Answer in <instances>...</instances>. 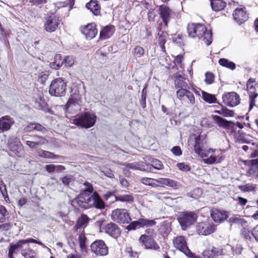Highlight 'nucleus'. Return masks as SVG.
<instances>
[{"label": "nucleus", "instance_id": "f257e3e1", "mask_svg": "<svg viewBox=\"0 0 258 258\" xmlns=\"http://www.w3.org/2000/svg\"><path fill=\"white\" fill-rule=\"evenodd\" d=\"M84 184L86 188L73 201V203L77 204L80 207L85 209L92 207L98 209H104V202L96 191L93 192L92 185L88 182H85Z\"/></svg>", "mask_w": 258, "mask_h": 258}, {"label": "nucleus", "instance_id": "f03ea898", "mask_svg": "<svg viewBox=\"0 0 258 258\" xmlns=\"http://www.w3.org/2000/svg\"><path fill=\"white\" fill-rule=\"evenodd\" d=\"M187 32L189 37L201 40L207 45H209L212 42V33L208 31L206 26L200 23L188 24L187 26Z\"/></svg>", "mask_w": 258, "mask_h": 258}, {"label": "nucleus", "instance_id": "7ed1b4c3", "mask_svg": "<svg viewBox=\"0 0 258 258\" xmlns=\"http://www.w3.org/2000/svg\"><path fill=\"white\" fill-rule=\"evenodd\" d=\"M66 90V82L62 78H58L51 82L49 93L51 96L61 97L65 95Z\"/></svg>", "mask_w": 258, "mask_h": 258}, {"label": "nucleus", "instance_id": "20e7f679", "mask_svg": "<svg viewBox=\"0 0 258 258\" xmlns=\"http://www.w3.org/2000/svg\"><path fill=\"white\" fill-rule=\"evenodd\" d=\"M96 121L95 114L90 112H85L78 118L74 120V123L78 126L88 128L93 126Z\"/></svg>", "mask_w": 258, "mask_h": 258}, {"label": "nucleus", "instance_id": "39448f33", "mask_svg": "<svg viewBox=\"0 0 258 258\" xmlns=\"http://www.w3.org/2000/svg\"><path fill=\"white\" fill-rule=\"evenodd\" d=\"M197 215L193 212H183L178 217V221L183 230L188 228L197 221Z\"/></svg>", "mask_w": 258, "mask_h": 258}, {"label": "nucleus", "instance_id": "423d86ee", "mask_svg": "<svg viewBox=\"0 0 258 258\" xmlns=\"http://www.w3.org/2000/svg\"><path fill=\"white\" fill-rule=\"evenodd\" d=\"M111 219L119 223H128L131 220L129 213L124 209H116L112 211Z\"/></svg>", "mask_w": 258, "mask_h": 258}, {"label": "nucleus", "instance_id": "0eeeda50", "mask_svg": "<svg viewBox=\"0 0 258 258\" xmlns=\"http://www.w3.org/2000/svg\"><path fill=\"white\" fill-rule=\"evenodd\" d=\"M177 98L181 101L184 102L188 106H194L196 105L195 96L192 92L187 88L186 89H179L176 91Z\"/></svg>", "mask_w": 258, "mask_h": 258}, {"label": "nucleus", "instance_id": "6e6552de", "mask_svg": "<svg viewBox=\"0 0 258 258\" xmlns=\"http://www.w3.org/2000/svg\"><path fill=\"white\" fill-rule=\"evenodd\" d=\"M216 229V225L209 221L198 223L196 226L197 233L201 235H209L214 232Z\"/></svg>", "mask_w": 258, "mask_h": 258}, {"label": "nucleus", "instance_id": "1a4fd4ad", "mask_svg": "<svg viewBox=\"0 0 258 258\" xmlns=\"http://www.w3.org/2000/svg\"><path fill=\"white\" fill-rule=\"evenodd\" d=\"M174 247L182 251L186 256L192 257L193 254L187 247L185 238L183 236H178L173 239Z\"/></svg>", "mask_w": 258, "mask_h": 258}, {"label": "nucleus", "instance_id": "9d476101", "mask_svg": "<svg viewBox=\"0 0 258 258\" xmlns=\"http://www.w3.org/2000/svg\"><path fill=\"white\" fill-rule=\"evenodd\" d=\"M91 251L96 255L104 256L108 253V247L102 240H97L91 245Z\"/></svg>", "mask_w": 258, "mask_h": 258}, {"label": "nucleus", "instance_id": "9b49d317", "mask_svg": "<svg viewBox=\"0 0 258 258\" xmlns=\"http://www.w3.org/2000/svg\"><path fill=\"white\" fill-rule=\"evenodd\" d=\"M156 224V222L154 220L141 218L137 221L132 222L128 225H127L126 229L128 230H132L144 227H152Z\"/></svg>", "mask_w": 258, "mask_h": 258}, {"label": "nucleus", "instance_id": "f8f14e48", "mask_svg": "<svg viewBox=\"0 0 258 258\" xmlns=\"http://www.w3.org/2000/svg\"><path fill=\"white\" fill-rule=\"evenodd\" d=\"M60 23L58 17L54 14H51L47 17L44 23V29L48 32L55 31Z\"/></svg>", "mask_w": 258, "mask_h": 258}, {"label": "nucleus", "instance_id": "ddd939ff", "mask_svg": "<svg viewBox=\"0 0 258 258\" xmlns=\"http://www.w3.org/2000/svg\"><path fill=\"white\" fill-rule=\"evenodd\" d=\"M101 231H104L105 233L114 238H118L121 234V230L119 227L115 223L110 222L101 228Z\"/></svg>", "mask_w": 258, "mask_h": 258}, {"label": "nucleus", "instance_id": "4468645a", "mask_svg": "<svg viewBox=\"0 0 258 258\" xmlns=\"http://www.w3.org/2000/svg\"><path fill=\"white\" fill-rule=\"evenodd\" d=\"M224 254V249L221 246H210L203 251L202 255L204 258H217Z\"/></svg>", "mask_w": 258, "mask_h": 258}, {"label": "nucleus", "instance_id": "2eb2a0df", "mask_svg": "<svg viewBox=\"0 0 258 258\" xmlns=\"http://www.w3.org/2000/svg\"><path fill=\"white\" fill-rule=\"evenodd\" d=\"M222 99L224 103L230 107L235 106L240 103L239 96L235 92L223 95Z\"/></svg>", "mask_w": 258, "mask_h": 258}, {"label": "nucleus", "instance_id": "dca6fc26", "mask_svg": "<svg viewBox=\"0 0 258 258\" xmlns=\"http://www.w3.org/2000/svg\"><path fill=\"white\" fill-rule=\"evenodd\" d=\"M158 13L164 26L167 27L172 15V11L166 5H161L158 8Z\"/></svg>", "mask_w": 258, "mask_h": 258}, {"label": "nucleus", "instance_id": "f3484780", "mask_svg": "<svg viewBox=\"0 0 258 258\" xmlns=\"http://www.w3.org/2000/svg\"><path fill=\"white\" fill-rule=\"evenodd\" d=\"M9 149L18 156H21L22 152V146L19 139L13 137L9 140Z\"/></svg>", "mask_w": 258, "mask_h": 258}, {"label": "nucleus", "instance_id": "a211bd4d", "mask_svg": "<svg viewBox=\"0 0 258 258\" xmlns=\"http://www.w3.org/2000/svg\"><path fill=\"white\" fill-rule=\"evenodd\" d=\"M140 241L143 245L145 246V248L146 249L157 250L160 248L158 244L154 239L153 237L141 235L140 238Z\"/></svg>", "mask_w": 258, "mask_h": 258}, {"label": "nucleus", "instance_id": "6ab92c4d", "mask_svg": "<svg viewBox=\"0 0 258 258\" xmlns=\"http://www.w3.org/2000/svg\"><path fill=\"white\" fill-rule=\"evenodd\" d=\"M233 16L234 20L239 24L246 21L248 18V16L245 11V8L236 9L234 11Z\"/></svg>", "mask_w": 258, "mask_h": 258}, {"label": "nucleus", "instance_id": "aec40b11", "mask_svg": "<svg viewBox=\"0 0 258 258\" xmlns=\"http://www.w3.org/2000/svg\"><path fill=\"white\" fill-rule=\"evenodd\" d=\"M82 33L86 36L88 39H92L94 38L97 33V30L94 24H90L86 26L82 30Z\"/></svg>", "mask_w": 258, "mask_h": 258}, {"label": "nucleus", "instance_id": "412c9836", "mask_svg": "<svg viewBox=\"0 0 258 258\" xmlns=\"http://www.w3.org/2000/svg\"><path fill=\"white\" fill-rule=\"evenodd\" d=\"M211 216L215 222L223 221L227 217L226 212L217 209L211 211Z\"/></svg>", "mask_w": 258, "mask_h": 258}, {"label": "nucleus", "instance_id": "4be33fe9", "mask_svg": "<svg viewBox=\"0 0 258 258\" xmlns=\"http://www.w3.org/2000/svg\"><path fill=\"white\" fill-rule=\"evenodd\" d=\"M213 118L220 126H222L226 129L232 128L235 124L234 122L228 121L218 115H213Z\"/></svg>", "mask_w": 258, "mask_h": 258}, {"label": "nucleus", "instance_id": "5701e85b", "mask_svg": "<svg viewBox=\"0 0 258 258\" xmlns=\"http://www.w3.org/2000/svg\"><path fill=\"white\" fill-rule=\"evenodd\" d=\"M115 31V27L113 25L104 27L100 32V38L105 40L110 38Z\"/></svg>", "mask_w": 258, "mask_h": 258}, {"label": "nucleus", "instance_id": "b1692460", "mask_svg": "<svg viewBox=\"0 0 258 258\" xmlns=\"http://www.w3.org/2000/svg\"><path fill=\"white\" fill-rule=\"evenodd\" d=\"M186 78L180 74H176L174 81L175 87L177 89H186L188 88L187 83L185 82Z\"/></svg>", "mask_w": 258, "mask_h": 258}, {"label": "nucleus", "instance_id": "393cba45", "mask_svg": "<svg viewBox=\"0 0 258 258\" xmlns=\"http://www.w3.org/2000/svg\"><path fill=\"white\" fill-rule=\"evenodd\" d=\"M86 7L94 15L97 16L100 13V6L99 5L97 0H91L86 4Z\"/></svg>", "mask_w": 258, "mask_h": 258}, {"label": "nucleus", "instance_id": "a878e982", "mask_svg": "<svg viewBox=\"0 0 258 258\" xmlns=\"http://www.w3.org/2000/svg\"><path fill=\"white\" fill-rule=\"evenodd\" d=\"M115 201L132 204L134 202V197L132 194H117L114 196Z\"/></svg>", "mask_w": 258, "mask_h": 258}, {"label": "nucleus", "instance_id": "bb28decb", "mask_svg": "<svg viewBox=\"0 0 258 258\" xmlns=\"http://www.w3.org/2000/svg\"><path fill=\"white\" fill-rule=\"evenodd\" d=\"M247 173L249 176L258 178V158L251 160V167Z\"/></svg>", "mask_w": 258, "mask_h": 258}, {"label": "nucleus", "instance_id": "cd10ccee", "mask_svg": "<svg viewBox=\"0 0 258 258\" xmlns=\"http://www.w3.org/2000/svg\"><path fill=\"white\" fill-rule=\"evenodd\" d=\"M12 123L13 120L9 116H5L0 120V128L2 131H8Z\"/></svg>", "mask_w": 258, "mask_h": 258}, {"label": "nucleus", "instance_id": "c85d7f7f", "mask_svg": "<svg viewBox=\"0 0 258 258\" xmlns=\"http://www.w3.org/2000/svg\"><path fill=\"white\" fill-rule=\"evenodd\" d=\"M158 184H160L162 186L166 185L172 188H176L178 186V182L176 181L165 178H158Z\"/></svg>", "mask_w": 258, "mask_h": 258}, {"label": "nucleus", "instance_id": "c756f323", "mask_svg": "<svg viewBox=\"0 0 258 258\" xmlns=\"http://www.w3.org/2000/svg\"><path fill=\"white\" fill-rule=\"evenodd\" d=\"M63 66V58L59 54H57L54 58V61L50 63V67L54 69H59L60 67Z\"/></svg>", "mask_w": 258, "mask_h": 258}, {"label": "nucleus", "instance_id": "7c9ffc66", "mask_svg": "<svg viewBox=\"0 0 258 258\" xmlns=\"http://www.w3.org/2000/svg\"><path fill=\"white\" fill-rule=\"evenodd\" d=\"M226 5V3L222 0H212L211 2L212 9L215 11L223 10Z\"/></svg>", "mask_w": 258, "mask_h": 258}, {"label": "nucleus", "instance_id": "2f4dec72", "mask_svg": "<svg viewBox=\"0 0 258 258\" xmlns=\"http://www.w3.org/2000/svg\"><path fill=\"white\" fill-rule=\"evenodd\" d=\"M88 221L89 218L85 215H82L81 217L79 218L77 223L74 227L75 231H77L78 229L82 227L86 226Z\"/></svg>", "mask_w": 258, "mask_h": 258}, {"label": "nucleus", "instance_id": "473e14b6", "mask_svg": "<svg viewBox=\"0 0 258 258\" xmlns=\"http://www.w3.org/2000/svg\"><path fill=\"white\" fill-rule=\"evenodd\" d=\"M229 222L231 224H236L243 227L247 225V222L244 219L239 217L233 216L229 219Z\"/></svg>", "mask_w": 258, "mask_h": 258}, {"label": "nucleus", "instance_id": "72a5a7b5", "mask_svg": "<svg viewBox=\"0 0 258 258\" xmlns=\"http://www.w3.org/2000/svg\"><path fill=\"white\" fill-rule=\"evenodd\" d=\"M141 182L145 185H149L154 187L158 186V179H154L148 177H143L141 178Z\"/></svg>", "mask_w": 258, "mask_h": 258}, {"label": "nucleus", "instance_id": "f704fd0d", "mask_svg": "<svg viewBox=\"0 0 258 258\" xmlns=\"http://www.w3.org/2000/svg\"><path fill=\"white\" fill-rule=\"evenodd\" d=\"M38 155L41 157L52 159H58L59 157L58 155H54L50 152L44 150L38 151Z\"/></svg>", "mask_w": 258, "mask_h": 258}, {"label": "nucleus", "instance_id": "c9c22d12", "mask_svg": "<svg viewBox=\"0 0 258 258\" xmlns=\"http://www.w3.org/2000/svg\"><path fill=\"white\" fill-rule=\"evenodd\" d=\"M218 62L221 66L232 70H234L236 68L235 64L233 62L229 61L226 58H220Z\"/></svg>", "mask_w": 258, "mask_h": 258}, {"label": "nucleus", "instance_id": "e433bc0d", "mask_svg": "<svg viewBox=\"0 0 258 258\" xmlns=\"http://www.w3.org/2000/svg\"><path fill=\"white\" fill-rule=\"evenodd\" d=\"M202 97L203 100L209 103H214L216 102L217 99L214 95L202 91Z\"/></svg>", "mask_w": 258, "mask_h": 258}, {"label": "nucleus", "instance_id": "4c0bfd02", "mask_svg": "<svg viewBox=\"0 0 258 258\" xmlns=\"http://www.w3.org/2000/svg\"><path fill=\"white\" fill-rule=\"evenodd\" d=\"M75 63V57L72 55L66 56L63 58V66L65 68L71 67Z\"/></svg>", "mask_w": 258, "mask_h": 258}, {"label": "nucleus", "instance_id": "58836bf2", "mask_svg": "<svg viewBox=\"0 0 258 258\" xmlns=\"http://www.w3.org/2000/svg\"><path fill=\"white\" fill-rule=\"evenodd\" d=\"M65 169L64 166L62 165H54L53 164H49L46 166V170L48 172H53L55 171H61Z\"/></svg>", "mask_w": 258, "mask_h": 258}, {"label": "nucleus", "instance_id": "ea45409f", "mask_svg": "<svg viewBox=\"0 0 258 258\" xmlns=\"http://www.w3.org/2000/svg\"><path fill=\"white\" fill-rule=\"evenodd\" d=\"M39 142H35L34 141H27L26 142V144L31 148H35L38 146L44 145L46 144L48 142L46 140H43L42 139H41Z\"/></svg>", "mask_w": 258, "mask_h": 258}, {"label": "nucleus", "instance_id": "a19ab883", "mask_svg": "<svg viewBox=\"0 0 258 258\" xmlns=\"http://www.w3.org/2000/svg\"><path fill=\"white\" fill-rule=\"evenodd\" d=\"M255 186L252 183H247L238 186L239 189L244 192H250L254 190Z\"/></svg>", "mask_w": 258, "mask_h": 258}, {"label": "nucleus", "instance_id": "79ce46f5", "mask_svg": "<svg viewBox=\"0 0 258 258\" xmlns=\"http://www.w3.org/2000/svg\"><path fill=\"white\" fill-rule=\"evenodd\" d=\"M216 112L224 116H232L234 114L232 110H229L225 107H222L220 110L216 111Z\"/></svg>", "mask_w": 258, "mask_h": 258}, {"label": "nucleus", "instance_id": "37998d69", "mask_svg": "<svg viewBox=\"0 0 258 258\" xmlns=\"http://www.w3.org/2000/svg\"><path fill=\"white\" fill-rule=\"evenodd\" d=\"M202 190L200 188L194 189L192 192L187 194V196L195 199H198L202 195Z\"/></svg>", "mask_w": 258, "mask_h": 258}, {"label": "nucleus", "instance_id": "c03bdc74", "mask_svg": "<svg viewBox=\"0 0 258 258\" xmlns=\"http://www.w3.org/2000/svg\"><path fill=\"white\" fill-rule=\"evenodd\" d=\"M151 165L153 168L157 170H161L163 168V164L158 159H153L151 161Z\"/></svg>", "mask_w": 258, "mask_h": 258}, {"label": "nucleus", "instance_id": "a18cd8bd", "mask_svg": "<svg viewBox=\"0 0 258 258\" xmlns=\"http://www.w3.org/2000/svg\"><path fill=\"white\" fill-rule=\"evenodd\" d=\"M86 238L85 236V234L84 233H81L79 235L78 241L79 242L80 248L82 250H83L86 248Z\"/></svg>", "mask_w": 258, "mask_h": 258}, {"label": "nucleus", "instance_id": "49530a36", "mask_svg": "<svg viewBox=\"0 0 258 258\" xmlns=\"http://www.w3.org/2000/svg\"><path fill=\"white\" fill-rule=\"evenodd\" d=\"M133 53L136 57H141L144 54V49L140 46H136L134 49Z\"/></svg>", "mask_w": 258, "mask_h": 258}, {"label": "nucleus", "instance_id": "de8ad7c7", "mask_svg": "<svg viewBox=\"0 0 258 258\" xmlns=\"http://www.w3.org/2000/svg\"><path fill=\"white\" fill-rule=\"evenodd\" d=\"M119 164L125 166L126 168L132 169H139L141 170H143L142 168H140L139 167V165L136 163H118Z\"/></svg>", "mask_w": 258, "mask_h": 258}, {"label": "nucleus", "instance_id": "09e8293b", "mask_svg": "<svg viewBox=\"0 0 258 258\" xmlns=\"http://www.w3.org/2000/svg\"><path fill=\"white\" fill-rule=\"evenodd\" d=\"M200 137H197L195 138V144L194 145L195 152L199 155H201L202 149L200 145Z\"/></svg>", "mask_w": 258, "mask_h": 258}, {"label": "nucleus", "instance_id": "8fccbe9b", "mask_svg": "<svg viewBox=\"0 0 258 258\" xmlns=\"http://www.w3.org/2000/svg\"><path fill=\"white\" fill-rule=\"evenodd\" d=\"M78 104V100L77 99H74L73 98H70L67 104L65 105V108L67 111L69 110V109L73 106H76Z\"/></svg>", "mask_w": 258, "mask_h": 258}, {"label": "nucleus", "instance_id": "3c124183", "mask_svg": "<svg viewBox=\"0 0 258 258\" xmlns=\"http://www.w3.org/2000/svg\"><path fill=\"white\" fill-rule=\"evenodd\" d=\"M214 80V75L213 73L207 72L205 74V82L207 84L210 85L213 83Z\"/></svg>", "mask_w": 258, "mask_h": 258}, {"label": "nucleus", "instance_id": "603ef678", "mask_svg": "<svg viewBox=\"0 0 258 258\" xmlns=\"http://www.w3.org/2000/svg\"><path fill=\"white\" fill-rule=\"evenodd\" d=\"M7 213L6 208L2 205H0V222L3 223L5 221V216Z\"/></svg>", "mask_w": 258, "mask_h": 258}, {"label": "nucleus", "instance_id": "864d4df0", "mask_svg": "<svg viewBox=\"0 0 258 258\" xmlns=\"http://www.w3.org/2000/svg\"><path fill=\"white\" fill-rule=\"evenodd\" d=\"M257 94H251L249 95V111L251 110L253 106L255 105L254 99L256 97Z\"/></svg>", "mask_w": 258, "mask_h": 258}, {"label": "nucleus", "instance_id": "5fc2aeb1", "mask_svg": "<svg viewBox=\"0 0 258 258\" xmlns=\"http://www.w3.org/2000/svg\"><path fill=\"white\" fill-rule=\"evenodd\" d=\"M47 0H29V2L32 5L41 7L46 3Z\"/></svg>", "mask_w": 258, "mask_h": 258}, {"label": "nucleus", "instance_id": "6e6d98bb", "mask_svg": "<svg viewBox=\"0 0 258 258\" xmlns=\"http://www.w3.org/2000/svg\"><path fill=\"white\" fill-rule=\"evenodd\" d=\"M27 241L25 240H21L19 241L16 244H12L10 246L12 248H14V249L15 250L16 249L18 248H20L22 246L23 244H26Z\"/></svg>", "mask_w": 258, "mask_h": 258}, {"label": "nucleus", "instance_id": "4d7b16f0", "mask_svg": "<svg viewBox=\"0 0 258 258\" xmlns=\"http://www.w3.org/2000/svg\"><path fill=\"white\" fill-rule=\"evenodd\" d=\"M177 166L180 170L183 171H188L190 169L189 166L184 163H178Z\"/></svg>", "mask_w": 258, "mask_h": 258}, {"label": "nucleus", "instance_id": "13d9d810", "mask_svg": "<svg viewBox=\"0 0 258 258\" xmlns=\"http://www.w3.org/2000/svg\"><path fill=\"white\" fill-rule=\"evenodd\" d=\"M34 251L33 250H29L28 252H26L24 250H22V254L25 258H34Z\"/></svg>", "mask_w": 258, "mask_h": 258}, {"label": "nucleus", "instance_id": "bf43d9fd", "mask_svg": "<svg viewBox=\"0 0 258 258\" xmlns=\"http://www.w3.org/2000/svg\"><path fill=\"white\" fill-rule=\"evenodd\" d=\"M217 158L216 156H211L209 158L204 159V163L212 164L216 162Z\"/></svg>", "mask_w": 258, "mask_h": 258}, {"label": "nucleus", "instance_id": "052dcab7", "mask_svg": "<svg viewBox=\"0 0 258 258\" xmlns=\"http://www.w3.org/2000/svg\"><path fill=\"white\" fill-rule=\"evenodd\" d=\"M144 90H143L142 91V94L141 95V99L140 100V104L143 108H145L146 106V95L144 93Z\"/></svg>", "mask_w": 258, "mask_h": 258}, {"label": "nucleus", "instance_id": "680f3d73", "mask_svg": "<svg viewBox=\"0 0 258 258\" xmlns=\"http://www.w3.org/2000/svg\"><path fill=\"white\" fill-rule=\"evenodd\" d=\"M172 152L175 156H180L182 154L181 150L178 146L174 147L172 149Z\"/></svg>", "mask_w": 258, "mask_h": 258}, {"label": "nucleus", "instance_id": "e2e57ef3", "mask_svg": "<svg viewBox=\"0 0 258 258\" xmlns=\"http://www.w3.org/2000/svg\"><path fill=\"white\" fill-rule=\"evenodd\" d=\"M155 16H156V14L155 13L154 10L153 9H150L149 10V12L148 13V17L149 20L150 21H154Z\"/></svg>", "mask_w": 258, "mask_h": 258}, {"label": "nucleus", "instance_id": "0e129e2a", "mask_svg": "<svg viewBox=\"0 0 258 258\" xmlns=\"http://www.w3.org/2000/svg\"><path fill=\"white\" fill-rule=\"evenodd\" d=\"M61 180L62 183L64 185L68 186V185H69L70 182L71 181L72 178L70 176H66L62 177L61 179Z\"/></svg>", "mask_w": 258, "mask_h": 258}, {"label": "nucleus", "instance_id": "69168bd1", "mask_svg": "<svg viewBox=\"0 0 258 258\" xmlns=\"http://www.w3.org/2000/svg\"><path fill=\"white\" fill-rule=\"evenodd\" d=\"M102 172L105 176L109 178H113L114 176L113 171L110 169H106V170L102 171Z\"/></svg>", "mask_w": 258, "mask_h": 258}, {"label": "nucleus", "instance_id": "338daca9", "mask_svg": "<svg viewBox=\"0 0 258 258\" xmlns=\"http://www.w3.org/2000/svg\"><path fill=\"white\" fill-rule=\"evenodd\" d=\"M236 200L238 202V204L242 206H245L247 202V199L241 197H238Z\"/></svg>", "mask_w": 258, "mask_h": 258}, {"label": "nucleus", "instance_id": "774afa93", "mask_svg": "<svg viewBox=\"0 0 258 258\" xmlns=\"http://www.w3.org/2000/svg\"><path fill=\"white\" fill-rule=\"evenodd\" d=\"M251 235L253 236L255 240L258 242V225L255 226L252 229Z\"/></svg>", "mask_w": 258, "mask_h": 258}]
</instances>
